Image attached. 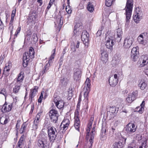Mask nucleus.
<instances>
[{"instance_id":"1","label":"nucleus","mask_w":148,"mask_h":148,"mask_svg":"<svg viewBox=\"0 0 148 148\" xmlns=\"http://www.w3.org/2000/svg\"><path fill=\"white\" fill-rule=\"evenodd\" d=\"M90 121L88 123L87 125V127L86 128V139L88 140L89 138V141L90 142V145H89V146H91L93 143V140L94 138L95 133V127L93 126L92 130L90 132L91 129L92 127L93 119L90 120Z\"/></svg>"},{"instance_id":"2","label":"nucleus","mask_w":148,"mask_h":148,"mask_svg":"<svg viewBox=\"0 0 148 148\" xmlns=\"http://www.w3.org/2000/svg\"><path fill=\"white\" fill-rule=\"evenodd\" d=\"M133 6V0H127L125 9L126 15V25H128L130 22Z\"/></svg>"},{"instance_id":"3","label":"nucleus","mask_w":148,"mask_h":148,"mask_svg":"<svg viewBox=\"0 0 148 148\" xmlns=\"http://www.w3.org/2000/svg\"><path fill=\"white\" fill-rule=\"evenodd\" d=\"M34 49L32 47H30L29 51L27 52H25L23 56V66L26 67L28 64L29 61L34 58Z\"/></svg>"},{"instance_id":"4","label":"nucleus","mask_w":148,"mask_h":148,"mask_svg":"<svg viewBox=\"0 0 148 148\" xmlns=\"http://www.w3.org/2000/svg\"><path fill=\"white\" fill-rule=\"evenodd\" d=\"M47 132L50 141L51 143H53L57 135L56 129L53 127H48Z\"/></svg>"},{"instance_id":"5","label":"nucleus","mask_w":148,"mask_h":148,"mask_svg":"<svg viewBox=\"0 0 148 148\" xmlns=\"http://www.w3.org/2000/svg\"><path fill=\"white\" fill-rule=\"evenodd\" d=\"M135 12L133 15L134 20L136 23H138L142 18L143 13L141 10L138 7L136 8Z\"/></svg>"},{"instance_id":"6","label":"nucleus","mask_w":148,"mask_h":148,"mask_svg":"<svg viewBox=\"0 0 148 148\" xmlns=\"http://www.w3.org/2000/svg\"><path fill=\"white\" fill-rule=\"evenodd\" d=\"M49 115L51 121L54 123H56L59 116L57 111L54 109L51 110L49 112Z\"/></svg>"},{"instance_id":"7","label":"nucleus","mask_w":148,"mask_h":148,"mask_svg":"<svg viewBox=\"0 0 148 148\" xmlns=\"http://www.w3.org/2000/svg\"><path fill=\"white\" fill-rule=\"evenodd\" d=\"M148 36L146 33H143L140 34L138 38V40L139 43L144 45L147 43Z\"/></svg>"},{"instance_id":"8","label":"nucleus","mask_w":148,"mask_h":148,"mask_svg":"<svg viewBox=\"0 0 148 148\" xmlns=\"http://www.w3.org/2000/svg\"><path fill=\"white\" fill-rule=\"evenodd\" d=\"M47 137L45 136L40 138L38 141V145L40 148H47Z\"/></svg>"},{"instance_id":"9","label":"nucleus","mask_w":148,"mask_h":148,"mask_svg":"<svg viewBox=\"0 0 148 148\" xmlns=\"http://www.w3.org/2000/svg\"><path fill=\"white\" fill-rule=\"evenodd\" d=\"M54 102L58 108L61 109L63 108L64 102L60 97L57 96L54 97Z\"/></svg>"},{"instance_id":"10","label":"nucleus","mask_w":148,"mask_h":148,"mask_svg":"<svg viewBox=\"0 0 148 148\" xmlns=\"http://www.w3.org/2000/svg\"><path fill=\"white\" fill-rule=\"evenodd\" d=\"M132 43V38L129 37H127L124 39L123 46L125 49H129L131 46Z\"/></svg>"},{"instance_id":"11","label":"nucleus","mask_w":148,"mask_h":148,"mask_svg":"<svg viewBox=\"0 0 148 148\" xmlns=\"http://www.w3.org/2000/svg\"><path fill=\"white\" fill-rule=\"evenodd\" d=\"M82 72L79 69H75L74 70L73 77L75 80H79L81 78Z\"/></svg>"},{"instance_id":"12","label":"nucleus","mask_w":148,"mask_h":148,"mask_svg":"<svg viewBox=\"0 0 148 148\" xmlns=\"http://www.w3.org/2000/svg\"><path fill=\"white\" fill-rule=\"evenodd\" d=\"M125 130L129 134H132L136 130L135 125L132 123H129L126 126Z\"/></svg>"},{"instance_id":"13","label":"nucleus","mask_w":148,"mask_h":148,"mask_svg":"<svg viewBox=\"0 0 148 148\" xmlns=\"http://www.w3.org/2000/svg\"><path fill=\"white\" fill-rule=\"evenodd\" d=\"M138 51H137L136 48H133L131 50V58L134 61L137 60L138 57Z\"/></svg>"},{"instance_id":"14","label":"nucleus","mask_w":148,"mask_h":148,"mask_svg":"<svg viewBox=\"0 0 148 148\" xmlns=\"http://www.w3.org/2000/svg\"><path fill=\"white\" fill-rule=\"evenodd\" d=\"M69 124V119H65L62 121L60 127L61 128H62L63 130L65 131L68 129Z\"/></svg>"},{"instance_id":"15","label":"nucleus","mask_w":148,"mask_h":148,"mask_svg":"<svg viewBox=\"0 0 148 148\" xmlns=\"http://www.w3.org/2000/svg\"><path fill=\"white\" fill-rule=\"evenodd\" d=\"M89 35L86 31H83L82 34L81 39L84 44L88 42L89 41Z\"/></svg>"},{"instance_id":"16","label":"nucleus","mask_w":148,"mask_h":148,"mask_svg":"<svg viewBox=\"0 0 148 148\" xmlns=\"http://www.w3.org/2000/svg\"><path fill=\"white\" fill-rule=\"evenodd\" d=\"M114 45V40L112 39V37H111V38H108L106 40V45L107 48L110 49H112L113 46Z\"/></svg>"},{"instance_id":"17","label":"nucleus","mask_w":148,"mask_h":148,"mask_svg":"<svg viewBox=\"0 0 148 148\" xmlns=\"http://www.w3.org/2000/svg\"><path fill=\"white\" fill-rule=\"evenodd\" d=\"M7 105V102L5 101L4 104L3 105L1 108V111L3 113L6 112H9L11 110L12 108L13 107L11 104Z\"/></svg>"},{"instance_id":"18","label":"nucleus","mask_w":148,"mask_h":148,"mask_svg":"<svg viewBox=\"0 0 148 148\" xmlns=\"http://www.w3.org/2000/svg\"><path fill=\"white\" fill-rule=\"evenodd\" d=\"M38 87L37 86H35L31 90V92L29 95V99L32 101V98L37 94Z\"/></svg>"},{"instance_id":"19","label":"nucleus","mask_w":148,"mask_h":148,"mask_svg":"<svg viewBox=\"0 0 148 148\" xmlns=\"http://www.w3.org/2000/svg\"><path fill=\"white\" fill-rule=\"evenodd\" d=\"M138 86L141 90H144L147 88V82L145 80L141 79L138 81Z\"/></svg>"},{"instance_id":"20","label":"nucleus","mask_w":148,"mask_h":148,"mask_svg":"<svg viewBox=\"0 0 148 148\" xmlns=\"http://www.w3.org/2000/svg\"><path fill=\"white\" fill-rule=\"evenodd\" d=\"M121 58L120 57H118L117 55H115L113 58L111 64L113 66H116L118 64L120 61Z\"/></svg>"},{"instance_id":"21","label":"nucleus","mask_w":148,"mask_h":148,"mask_svg":"<svg viewBox=\"0 0 148 148\" xmlns=\"http://www.w3.org/2000/svg\"><path fill=\"white\" fill-rule=\"evenodd\" d=\"M11 67L12 66L11 64H6L3 70V74L5 75L6 76H8L9 75L8 72L10 71Z\"/></svg>"},{"instance_id":"22","label":"nucleus","mask_w":148,"mask_h":148,"mask_svg":"<svg viewBox=\"0 0 148 148\" xmlns=\"http://www.w3.org/2000/svg\"><path fill=\"white\" fill-rule=\"evenodd\" d=\"M145 101H143L140 104V106L137 107L136 108V111H137L140 114H142L144 110Z\"/></svg>"},{"instance_id":"23","label":"nucleus","mask_w":148,"mask_h":148,"mask_svg":"<svg viewBox=\"0 0 148 148\" xmlns=\"http://www.w3.org/2000/svg\"><path fill=\"white\" fill-rule=\"evenodd\" d=\"M24 77V73L21 72L18 75L17 79V81L16 83L21 84V83L23 81Z\"/></svg>"},{"instance_id":"24","label":"nucleus","mask_w":148,"mask_h":148,"mask_svg":"<svg viewBox=\"0 0 148 148\" xmlns=\"http://www.w3.org/2000/svg\"><path fill=\"white\" fill-rule=\"evenodd\" d=\"M101 59L102 61L104 62H106L108 60V55L106 51H105L103 50H101Z\"/></svg>"},{"instance_id":"25","label":"nucleus","mask_w":148,"mask_h":148,"mask_svg":"<svg viewBox=\"0 0 148 148\" xmlns=\"http://www.w3.org/2000/svg\"><path fill=\"white\" fill-rule=\"evenodd\" d=\"M69 79L68 77L67 76L62 77L60 81V83L62 86H66L68 83Z\"/></svg>"},{"instance_id":"26","label":"nucleus","mask_w":148,"mask_h":148,"mask_svg":"<svg viewBox=\"0 0 148 148\" xmlns=\"http://www.w3.org/2000/svg\"><path fill=\"white\" fill-rule=\"evenodd\" d=\"M118 80L113 78V76L110 77L109 80V83L112 86H115L118 83Z\"/></svg>"},{"instance_id":"27","label":"nucleus","mask_w":148,"mask_h":148,"mask_svg":"<svg viewBox=\"0 0 148 148\" xmlns=\"http://www.w3.org/2000/svg\"><path fill=\"white\" fill-rule=\"evenodd\" d=\"M119 108H116L115 106L110 107L107 108V112L112 114L116 113L118 110Z\"/></svg>"},{"instance_id":"28","label":"nucleus","mask_w":148,"mask_h":148,"mask_svg":"<svg viewBox=\"0 0 148 148\" xmlns=\"http://www.w3.org/2000/svg\"><path fill=\"white\" fill-rule=\"evenodd\" d=\"M50 65V63H47L44 66L42 70L40 72V74H42V75L45 74L46 72L48 71L49 69Z\"/></svg>"},{"instance_id":"29","label":"nucleus","mask_w":148,"mask_h":148,"mask_svg":"<svg viewBox=\"0 0 148 148\" xmlns=\"http://www.w3.org/2000/svg\"><path fill=\"white\" fill-rule=\"evenodd\" d=\"M80 121L79 118H77L75 119L74 124V127L78 131H79Z\"/></svg>"},{"instance_id":"30","label":"nucleus","mask_w":148,"mask_h":148,"mask_svg":"<svg viewBox=\"0 0 148 148\" xmlns=\"http://www.w3.org/2000/svg\"><path fill=\"white\" fill-rule=\"evenodd\" d=\"M80 27H82V26L81 23H76L74 30V33L75 34L77 33V32H79V31L80 30Z\"/></svg>"},{"instance_id":"31","label":"nucleus","mask_w":148,"mask_h":148,"mask_svg":"<svg viewBox=\"0 0 148 148\" xmlns=\"http://www.w3.org/2000/svg\"><path fill=\"white\" fill-rule=\"evenodd\" d=\"M21 85V84L16 83L15 86L13 88V92L15 93H18L19 91Z\"/></svg>"},{"instance_id":"32","label":"nucleus","mask_w":148,"mask_h":148,"mask_svg":"<svg viewBox=\"0 0 148 148\" xmlns=\"http://www.w3.org/2000/svg\"><path fill=\"white\" fill-rule=\"evenodd\" d=\"M138 92L137 91H134L132 93H130L129 96L132 99V101L136 99V97L137 96Z\"/></svg>"},{"instance_id":"33","label":"nucleus","mask_w":148,"mask_h":148,"mask_svg":"<svg viewBox=\"0 0 148 148\" xmlns=\"http://www.w3.org/2000/svg\"><path fill=\"white\" fill-rule=\"evenodd\" d=\"M62 17L57 18V22L56 23H55V25L57 26V25H58V27L60 28L62 27L63 23V21L62 20Z\"/></svg>"},{"instance_id":"34","label":"nucleus","mask_w":148,"mask_h":148,"mask_svg":"<svg viewBox=\"0 0 148 148\" xmlns=\"http://www.w3.org/2000/svg\"><path fill=\"white\" fill-rule=\"evenodd\" d=\"M87 8L88 10L90 12H92L94 10V7L91 3L89 2L88 3Z\"/></svg>"},{"instance_id":"35","label":"nucleus","mask_w":148,"mask_h":148,"mask_svg":"<svg viewBox=\"0 0 148 148\" xmlns=\"http://www.w3.org/2000/svg\"><path fill=\"white\" fill-rule=\"evenodd\" d=\"M123 144L120 141H118L115 143L114 147V148H122Z\"/></svg>"},{"instance_id":"36","label":"nucleus","mask_w":148,"mask_h":148,"mask_svg":"<svg viewBox=\"0 0 148 148\" xmlns=\"http://www.w3.org/2000/svg\"><path fill=\"white\" fill-rule=\"evenodd\" d=\"M56 51V49H54L52 51L53 53L51 55L50 58H49V60L48 61V62L47 63H50V64L52 62V60L54 59V56H55V53Z\"/></svg>"},{"instance_id":"37","label":"nucleus","mask_w":148,"mask_h":148,"mask_svg":"<svg viewBox=\"0 0 148 148\" xmlns=\"http://www.w3.org/2000/svg\"><path fill=\"white\" fill-rule=\"evenodd\" d=\"M39 123L34 121L33 125H32V130L35 131H36L38 127Z\"/></svg>"},{"instance_id":"38","label":"nucleus","mask_w":148,"mask_h":148,"mask_svg":"<svg viewBox=\"0 0 148 148\" xmlns=\"http://www.w3.org/2000/svg\"><path fill=\"white\" fill-rule=\"evenodd\" d=\"M14 17L11 16V20L9 23V28L11 29V33H12L13 28V23L14 21Z\"/></svg>"},{"instance_id":"39","label":"nucleus","mask_w":148,"mask_h":148,"mask_svg":"<svg viewBox=\"0 0 148 148\" xmlns=\"http://www.w3.org/2000/svg\"><path fill=\"white\" fill-rule=\"evenodd\" d=\"M115 0H106L105 4L106 5L107 7H110L112 5L113 2Z\"/></svg>"},{"instance_id":"40","label":"nucleus","mask_w":148,"mask_h":148,"mask_svg":"<svg viewBox=\"0 0 148 148\" xmlns=\"http://www.w3.org/2000/svg\"><path fill=\"white\" fill-rule=\"evenodd\" d=\"M116 101V102L115 103V104L116 106H120L122 105V103L123 102V100L122 99L119 98Z\"/></svg>"},{"instance_id":"41","label":"nucleus","mask_w":148,"mask_h":148,"mask_svg":"<svg viewBox=\"0 0 148 148\" xmlns=\"http://www.w3.org/2000/svg\"><path fill=\"white\" fill-rule=\"evenodd\" d=\"M89 89H88L87 88L86 89H84V99L88 98V94L89 92Z\"/></svg>"},{"instance_id":"42","label":"nucleus","mask_w":148,"mask_h":148,"mask_svg":"<svg viewBox=\"0 0 148 148\" xmlns=\"http://www.w3.org/2000/svg\"><path fill=\"white\" fill-rule=\"evenodd\" d=\"M148 63V56H146L143 60L142 64L143 66L145 65Z\"/></svg>"},{"instance_id":"43","label":"nucleus","mask_w":148,"mask_h":148,"mask_svg":"<svg viewBox=\"0 0 148 148\" xmlns=\"http://www.w3.org/2000/svg\"><path fill=\"white\" fill-rule=\"evenodd\" d=\"M32 39L33 41L35 43L37 42L38 40V38L37 37V34L36 33H34L32 36Z\"/></svg>"},{"instance_id":"44","label":"nucleus","mask_w":148,"mask_h":148,"mask_svg":"<svg viewBox=\"0 0 148 148\" xmlns=\"http://www.w3.org/2000/svg\"><path fill=\"white\" fill-rule=\"evenodd\" d=\"M117 36H122L123 32L121 28H118L116 30Z\"/></svg>"},{"instance_id":"45","label":"nucleus","mask_w":148,"mask_h":148,"mask_svg":"<svg viewBox=\"0 0 148 148\" xmlns=\"http://www.w3.org/2000/svg\"><path fill=\"white\" fill-rule=\"evenodd\" d=\"M0 94L3 95L5 96V98H6L7 95L5 89L3 88L1 89H0Z\"/></svg>"},{"instance_id":"46","label":"nucleus","mask_w":148,"mask_h":148,"mask_svg":"<svg viewBox=\"0 0 148 148\" xmlns=\"http://www.w3.org/2000/svg\"><path fill=\"white\" fill-rule=\"evenodd\" d=\"M21 26H20L18 27L14 34V36H15L16 37L17 36L18 34L21 31Z\"/></svg>"},{"instance_id":"47","label":"nucleus","mask_w":148,"mask_h":148,"mask_svg":"<svg viewBox=\"0 0 148 148\" xmlns=\"http://www.w3.org/2000/svg\"><path fill=\"white\" fill-rule=\"evenodd\" d=\"M40 116H39L38 115H37L36 116L35 119L34 120V121H35V122L39 123L40 121Z\"/></svg>"},{"instance_id":"48","label":"nucleus","mask_w":148,"mask_h":148,"mask_svg":"<svg viewBox=\"0 0 148 148\" xmlns=\"http://www.w3.org/2000/svg\"><path fill=\"white\" fill-rule=\"evenodd\" d=\"M90 80L89 78H87L86 79V88H88V89H89V86L90 85Z\"/></svg>"},{"instance_id":"49","label":"nucleus","mask_w":148,"mask_h":148,"mask_svg":"<svg viewBox=\"0 0 148 148\" xmlns=\"http://www.w3.org/2000/svg\"><path fill=\"white\" fill-rule=\"evenodd\" d=\"M79 110H78V109L77 108L76 110L75 111V119L76 118H79Z\"/></svg>"},{"instance_id":"50","label":"nucleus","mask_w":148,"mask_h":148,"mask_svg":"<svg viewBox=\"0 0 148 148\" xmlns=\"http://www.w3.org/2000/svg\"><path fill=\"white\" fill-rule=\"evenodd\" d=\"M117 37L115 38V41L119 42H120L122 38V36H117Z\"/></svg>"},{"instance_id":"51","label":"nucleus","mask_w":148,"mask_h":148,"mask_svg":"<svg viewBox=\"0 0 148 148\" xmlns=\"http://www.w3.org/2000/svg\"><path fill=\"white\" fill-rule=\"evenodd\" d=\"M27 124L26 122H25L23 123L22 125L21 126V128H23V130H24L25 131L26 129V127L27 126Z\"/></svg>"},{"instance_id":"52","label":"nucleus","mask_w":148,"mask_h":148,"mask_svg":"<svg viewBox=\"0 0 148 148\" xmlns=\"http://www.w3.org/2000/svg\"><path fill=\"white\" fill-rule=\"evenodd\" d=\"M17 100V99L16 97H15V98H13V102L12 103H11L12 105L13 106H14L16 105Z\"/></svg>"},{"instance_id":"53","label":"nucleus","mask_w":148,"mask_h":148,"mask_svg":"<svg viewBox=\"0 0 148 148\" xmlns=\"http://www.w3.org/2000/svg\"><path fill=\"white\" fill-rule=\"evenodd\" d=\"M4 25L3 23L2 22L1 19V17H0V29H4Z\"/></svg>"},{"instance_id":"54","label":"nucleus","mask_w":148,"mask_h":148,"mask_svg":"<svg viewBox=\"0 0 148 148\" xmlns=\"http://www.w3.org/2000/svg\"><path fill=\"white\" fill-rule=\"evenodd\" d=\"M9 121V118H6L4 122V123H2L1 122V124L2 125H5L7 124Z\"/></svg>"},{"instance_id":"55","label":"nucleus","mask_w":148,"mask_h":148,"mask_svg":"<svg viewBox=\"0 0 148 148\" xmlns=\"http://www.w3.org/2000/svg\"><path fill=\"white\" fill-rule=\"evenodd\" d=\"M143 148H147V146L146 145V141H144L142 143L141 145Z\"/></svg>"},{"instance_id":"56","label":"nucleus","mask_w":148,"mask_h":148,"mask_svg":"<svg viewBox=\"0 0 148 148\" xmlns=\"http://www.w3.org/2000/svg\"><path fill=\"white\" fill-rule=\"evenodd\" d=\"M132 99L130 96H129L127 98L126 101L128 103H131L132 102Z\"/></svg>"},{"instance_id":"57","label":"nucleus","mask_w":148,"mask_h":148,"mask_svg":"<svg viewBox=\"0 0 148 148\" xmlns=\"http://www.w3.org/2000/svg\"><path fill=\"white\" fill-rule=\"evenodd\" d=\"M66 10L68 14H70L71 13V10L70 8H69V7L68 8L67 6L66 7Z\"/></svg>"},{"instance_id":"58","label":"nucleus","mask_w":148,"mask_h":148,"mask_svg":"<svg viewBox=\"0 0 148 148\" xmlns=\"http://www.w3.org/2000/svg\"><path fill=\"white\" fill-rule=\"evenodd\" d=\"M48 122L47 121H45L44 124V126L46 128H47L48 129V127H50L48 125Z\"/></svg>"},{"instance_id":"59","label":"nucleus","mask_w":148,"mask_h":148,"mask_svg":"<svg viewBox=\"0 0 148 148\" xmlns=\"http://www.w3.org/2000/svg\"><path fill=\"white\" fill-rule=\"evenodd\" d=\"M20 123L18 121L17 122V123H16V130H17L19 128V126H20Z\"/></svg>"},{"instance_id":"60","label":"nucleus","mask_w":148,"mask_h":148,"mask_svg":"<svg viewBox=\"0 0 148 148\" xmlns=\"http://www.w3.org/2000/svg\"><path fill=\"white\" fill-rule=\"evenodd\" d=\"M16 9L13 10L12 11V13L11 14V16H12L14 17V16H15V13H16Z\"/></svg>"},{"instance_id":"61","label":"nucleus","mask_w":148,"mask_h":148,"mask_svg":"<svg viewBox=\"0 0 148 148\" xmlns=\"http://www.w3.org/2000/svg\"><path fill=\"white\" fill-rule=\"evenodd\" d=\"M113 77V78L118 81V77L117 74H114V77Z\"/></svg>"},{"instance_id":"62","label":"nucleus","mask_w":148,"mask_h":148,"mask_svg":"<svg viewBox=\"0 0 148 148\" xmlns=\"http://www.w3.org/2000/svg\"><path fill=\"white\" fill-rule=\"evenodd\" d=\"M63 60H59V67H60L61 66V65L62 64V62H63Z\"/></svg>"},{"instance_id":"63","label":"nucleus","mask_w":148,"mask_h":148,"mask_svg":"<svg viewBox=\"0 0 148 148\" xmlns=\"http://www.w3.org/2000/svg\"><path fill=\"white\" fill-rule=\"evenodd\" d=\"M101 30H98L97 33V36H100L101 34Z\"/></svg>"},{"instance_id":"64","label":"nucleus","mask_w":148,"mask_h":148,"mask_svg":"<svg viewBox=\"0 0 148 148\" xmlns=\"http://www.w3.org/2000/svg\"><path fill=\"white\" fill-rule=\"evenodd\" d=\"M23 137H21L20 138L18 142L19 143H20L22 144L23 143Z\"/></svg>"}]
</instances>
